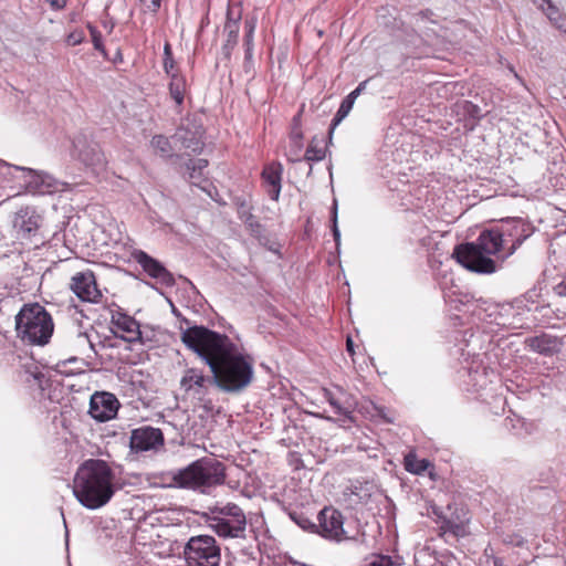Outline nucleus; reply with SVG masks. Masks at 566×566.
Masks as SVG:
<instances>
[{
	"label": "nucleus",
	"instance_id": "obj_31",
	"mask_svg": "<svg viewBox=\"0 0 566 566\" xmlns=\"http://www.w3.org/2000/svg\"><path fill=\"white\" fill-rule=\"evenodd\" d=\"M256 28V19L250 18L244 21V44L247 46V53H250L253 41V33Z\"/></svg>",
	"mask_w": 566,
	"mask_h": 566
},
{
	"label": "nucleus",
	"instance_id": "obj_36",
	"mask_svg": "<svg viewBox=\"0 0 566 566\" xmlns=\"http://www.w3.org/2000/svg\"><path fill=\"white\" fill-rule=\"evenodd\" d=\"M85 39L84 32L82 30H74L70 32L66 36V43L71 46H75L81 44Z\"/></svg>",
	"mask_w": 566,
	"mask_h": 566
},
{
	"label": "nucleus",
	"instance_id": "obj_18",
	"mask_svg": "<svg viewBox=\"0 0 566 566\" xmlns=\"http://www.w3.org/2000/svg\"><path fill=\"white\" fill-rule=\"evenodd\" d=\"M282 175L283 166L277 161L265 165L261 174L262 185L269 197L274 201H277L280 198Z\"/></svg>",
	"mask_w": 566,
	"mask_h": 566
},
{
	"label": "nucleus",
	"instance_id": "obj_16",
	"mask_svg": "<svg viewBox=\"0 0 566 566\" xmlns=\"http://www.w3.org/2000/svg\"><path fill=\"white\" fill-rule=\"evenodd\" d=\"M205 134L206 129L201 123L188 120L177 128L175 137L185 149L199 154L205 147Z\"/></svg>",
	"mask_w": 566,
	"mask_h": 566
},
{
	"label": "nucleus",
	"instance_id": "obj_28",
	"mask_svg": "<svg viewBox=\"0 0 566 566\" xmlns=\"http://www.w3.org/2000/svg\"><path fill=\"white\" fill-rule=\"evenodd\" d=\"M547 8L545 10L549 21L560 31L566 32V15L562 13L552 1H546Z\"/></svg>",
	"mask_w": 566,
	"mask_h": 566
},
{
	"label": "nucleus",
	"instance_id": "obj_12",
	"mask_svg": "<svg viewBox=\"0 0 566 566\" xmlns=\"http://www.w3.org/2000/svg\"><path fill=\"white\" fill-rule=\"evenodd\" d=\"M317 533L329 541L343 542L350 539L352 537L347 535V532L344 528V517L343 514L332 507H324L317 515Z\"/></svg>",
	"mask_w": 566,
	"mask_h": 566
},
{
	"label": "nucleus",
	"instance_id": "obj_47",
	"mask_svg": "<svg viewBox=\"0 0 566 566\" xmlns=\"http://www.w3.org/2000/svg\"><path fill=\"white\" fill-rule=\"evenodd\" d=\"M384 418H385V420H386L387 422H389V423H392V422H394V419H391V418H386V417H384Z\"/></svg>",
	"mask_w": 566,
	"mask_h": 566
},
{
	"label": "nucleus",
	"instance_id": "obj_15",
	"mask_svg": "<svg viewBox=\"0 0 566 566\" xmlns=\"http://www.w3.org/2000/svg\"><path fill=\"white\" fill-rule=\"evenodd\" d=\"M165 444L164 433L159 428L144 426L134 429L130 434V448L137 452L158 450Z\"/></svg>",
	"mask_w": 566,
	"mask_h": 566
},
{
	"label": "nucleus",
	"instance_id": "obj_44",
	"mask_svg": "<svg viewBox=\"0 0 566 566\" xmlns=\"http://www.w3.org/2000/svg\"><path fill=\"white\" fill-rule=\"evenodd\" d=\"M366 83H367L366 81L359 83V85L354 90L355 93L359 95L364 91Z\"/></svg>",
	"mask_w": 566,
	"mask_h": 566
},
{
	"label": "nucleus",
	"instance_id": "obj_43",
	"mask_svg": "<svg viewBox=\"0 0 566 566\" xmlns=\"http://www.w3.org/2000/svg\"><path fill=\"white\" fill-rule=\"evenodd\" d=\"M366 83H367L366 81L359 83V85L354 90L355 93L359 95L364 91Z\"/></svg>",
	"mask_w": 566,
	"mask_h": 566
},
{
	"label": "nucleus",
	"instance_id": "obj_39",
	"mask_svg": "<svg viewBox=\"0 0 566 566\" xmlns=\"http://www.w3.org/2000/svg\"><path fill=\"white\" fill-rule=\"evenodd\" d=\"M554 291L558 296L566 297V274L563 276V280L554 287Z\"/></svg>",
	"mask_w": 566,
	"mask_h": 566
},
{
	"label": "nucleus",
	"instance_id": "obj_3",
	"mask_svg": "<svg viewBox=\"0 0 566 566\" xmlns=\"http://www.w3.org/2000/svg\"><path fill=\"white\" fill-rule=\"evenodd\" d=\"M226 353L210 366V370L221 390L239 392L253 379V359L240 353L235 344Z\"/></svg>",
	"mask_w": 566,
	"mask_h": 566
},
{
	"label": "nucleus",
	"instance_id": "obj_7",
	"mask_svg": "<svg viewBox=\"0 0 566 566\" xmlns=\"http://www.w3.org/2000/svg\"><path fill=\"white\" fill-rule=\"evenodd\" d=\"M214 514L210 518L211 528L221 537H242L247 527V517L242 509L228 503L223 506H216Z\"/></svg>",
	"mask_w": 566,
	"mask_h": 566
},
{
	"label": "nucleus",
	"instance_id": "obj_22",
	"mask_svg": "<svg viewBox=\"0 0 566 566\" xmlns=\"http://www.w3.org/2000/svg\"><path fill=\"white\" fill-rule=\"evenodd\" d=\"M240 20H241L240 12L234 14V12L231 9L228 10L227 21L224 24V32L227 34V40L222 48L224 55L227 57L230 56L231 51L238 43L239 31H240Z\"/></svg>",
	"mask_w": 566,
	"mask_h": 566
},
{
	"label": "nucleus",
	"instance_id": "obj_5",
	"mask_svg": "<svg viewBox=\"0 0 566 566\" xmlns=\"http://www.w3.org/2000/svg\"><path fill=\"white\" fill-rule=\"evenodd\" d=\"M18 337L30 345H46L53 334L51 314L39 303L24 304L15 316Z\"/></svg>",
	"mask_w": 566,
	"mask_h": 566
},
{
	"label": "nucleus",
	"instance_id": "obj_29",
	"mask_svg": "<svg viewBox=\"0 0 566 566\" xmlns=\"http://www.w3.org/2000/svg\"><path fill=\"white\" fill-rule=\"evenodd\" d=\"M56 367L62 374L74 375L82 371L83 363L76 357H71L69 359L60 360L56 364Z\"/></svg>",
	"mask_w": 566,
	"mask_h": 566
},
{
	"label": "nucleus",
	"instance_id": "obj_4",
	"mask_svg": "<svg viewBox=\"0 0 566 566\" xmlns=\"http://www.w3.org/2000/svg\"><path fill=\"white\" fill-rule=\"evenodd\" d=\"M226 478V465L221 461L203 457L188 467L170 473L166 485L176 489L198 490L221 485Z\"/></svg>",
	"mask_w": 566,
	"mask_h": 566
},
{
	"label": "nucleus",
	"instance_id": "obj_40",
	"mask_svg": "<svg viewBox=\"0 0 566 566\" xmlns=\"http://www.w3.org/2000/svg\"><path fill=\"white\" fill-rule=\"evenodd\" d=\"M346 349L348 352V354L354 357L355 355V349H354V340L352 339V337H347L346 339Z\"/></svg>",
	"mask_w": 566,
	"mask_h": 566
},
{
	"label": "nucleus",
	"instance_id": "obj_11",
	"mask_svg": "<svg viewBox=\"0 0 566 566\" xmlns=\"http://www.w3.org/2000/svg\"><path fill=\"white\" fill-rule=\"evenodd\" d=\"M214 382L202 368L189 367L182 371L179 386L185 398L202 400Z\"/></svg>",
	"mask_w": 566,
	"mask_h": 566
},
{
	"label": "nucleus",
	"instance_id": "obj_27",
	"mask_svg": "<svg viewBox=\"0 0 566 566\" xmlns=\"http://www.w3.org/2000/svg\"><path fill=\"white\" fill-rule=\"evenodd\" d=\"M163 69L167 76L181 71L180 66L174 59L171 45L169 42H166L164 45Z\"/></svg>",
	"mask_w": 566,
	"mask_h": 566
},
{
	"label": "nucleus",
	"instance_id": "obj_49",
	"mask_svg": "<svg viewBox=\"0 0 566 566\" xmlns=\"http://www.w3.org/2000/svg\"><path fill=\"white\" fill-rule=\"evenodd\" d=\"M301 147H302V145H301V143L298 142V144H297V148H298V150L301 149Z\"/></svg>",
	"mask_w": 566,
	"mask_h": 566
},
{
	"label": "nucleus",
	"instance_id": "obj_1",
	"mask_svg": "<svg viewBox=\"0 0 566 566\" xmlns=\"http://www.w3.org/2000/svg\"><path fill=\"white\" fill-rule=\"evenodd\" d=\"M72 491L81 505L88 510L105 506L115 494V472L101 459L85 460L76 470Z\"/></svg>",
	"mask_w": 566,
	"mask_h": 566
},
{
	"label": "nucleus",
	"instance_id": "obj_8",
	"mask_svg": "<svg viewBox=\"0 0 566 566\" xmlns=\"http://www.w3.org/2000/svg\"><path fill=\"white\" fill-rule=\"evenodd\" d=\"M184 553L188 566H219L221 560L220 547L209 535L190 537Z\"/></svg>",
	"mask_w": 566,
	"mask_h": 566
},
{
	"label": "nucleus",
	"instance_id": "obj_42",
	"mask_svg": "<svg viewBox=\"0 0 566 566\" xmlns=\"http://www.w3.org/2000/svg\"><path fill=\"white\" fill-rule=\"evenodd\" d=\"M359 95L355 93V91L350 92L345 98L347 101H350L352 104L355 103L356 98L358 97Z\"/></svg>",
	"mask_w": 566,
	"mask_h": 566
},
{
	"label": "nucleus",
	"instance_id": "obj_20",
	"mask_svg": "<svg viewBox=\"0 0 566 566\" xmlns=\"http://www.w3.org/2000/svg\"><path fill=\"white\" fill-rule=\"evenodd\" d=\"M112 324L122 333L120 337L128 343H143L139 323L132 316L116 312L112 315Z\"/></svg>",
	"mask_w": 566,
	"mask_h": 566
},
{
	"label": "nucleus",
	"instance_id": "obj_13",
	"mask_svg": "<svg viewBox=\"0 0 566 566\" xmlns=\"http://www.w3.org/2000/svg\"><path fill=\"white\" fill-rule=\"evenodd\" d=\"M69 286L82 302L97 304L102 301L103 294L98 289L96 276L92 270L75 273L71 277Z\"/></svg>",
	"mask_w": 566,
	"mask_h": 566
},
{
	"label": "nucleus",
	"instance_id": "obj_21",
	"mask_svg": "<svg viewBox=\"0 0 566 566\" xmlns=\"http://www.w3.org/2000/svg\"><path fill=\"white\" fill-rule=\"evenodd\" d=\"M524 344L531 350L544 356H552L558 353L562 345L557 337L545 333L538 336L527 337Z\"/></svg>",
	"mask_w": 566,
	"mask_h": 566
},
{
	"label": "nucleus",
	"instance_id": "obj_41",
	"mask_svg": "<svg viewBox=\"0 0 566 566\" xmlns=\"http://www.w3.org/2000/svg\"><path fill=\"white\" fill-rule=\"evenodd\" d=\"M333 234H334L335 241H338L339 240V230H338L337 224H336V213L334 214Z\"/></svg>",
	"mask_w": 566,
	"mask_h": 566
},
{
	"label": "nucleus",
	"instance_id": "obj_23",
	"mask_svg": "<svg viewBox=\"0 0 566 566\" xmlns=\"http://www.w3.org/2000/svg\"><path fill=\"white\" fill-rule=\"evenodd\" d=\"M208 167V160L203 158H190L185 164V171L182 177L191 185L201 187V184L206 181L203 170Z\"/></svg>",
	"mask_w": 566,
	"mask_h": 566
},
{
	"label": "nucleus",
	"instance_id": "obj_24",
	"mask_svg": "<svg viewBox=\"0 0 566 566\" xmlns=\"http://www.w3.org/2000/svg\"><path fill=\"white\" fill-rule=\"evenodd\" d=\"M403 465L406 471L412 474H422L429 468H433V464L427 459H419L415 451H411L405 455Z\"/></svg>",
	"mask_w": 566,
	"mask_h": 566
},
{
	"label": "nucleus",
	"instance_id": "obj_35",
	"mask_svg": "<svg viewBox=\"0 0 566 566\" xmlns=\"http://www.w3.org/2000/svg\"><path fill=\"white\" fill-rule=\"evenodd\" d=\"M324 397L334 408V411L337 416H346L347 411L334 399L332 392L327 389H324Z\"/></svg>",
	"mask_w": 566,
	"mask_h": 566
},
{
	"label": "nucleus",
	"instance_id": "obj_33",
	"mask_svg": "<svg viewBox=\"0 0 566 566\" xmlns=\"http://www.w3.org/2000/svg\"><path fill=\"white\" fill-rule=\"evenodd\" d=\"M39 228L38 221L30 217L25 220H22L21 224L19 226V231L23 235H30L32 232L36 231Z\"/></svg>",
	"mask_w": 566,
	"mask_h": 566
},
{
	"label": "nucleus",
	"instance_id": "obj_25",
	"mask_svg": "<svg viewBox=\"0 0 566 566\" xmlns=\"http://www.w3.org/2000/svg\"><path fill=\"white\" fill-rule=\"evenodd\" d=\"M150 146L154 151L163 158H170L174 155V147L169 138L165 135L158 134L153 136Z\"/></svg>",
	"mask_w": 566,
	"mask_h": 566
},
{
	"label": "nucleus",
	"instance_id": "obj_19",
	"mask_svg": "<svg viewBox=\"0 0 566 566\" xmlns=\"http://www.w3.org/2000/svg\"><path fill=\"white\" fill-rule=\"evenodd\" d=\"M168 94L175 103V111L180 114L184 109V103L187 96L190 95V85L186 75L180 71L178 73L168 75Z\"/></svg>",
	"mask_w": 566,
	"mask_h": 566
},
{
	"label": "nucleus",
	"instance_id": "obj_30",
	"mask_svg": "<svg viewBox=\"0 0 566 566\" xmlns=\"http://www.w3.org/2000/svg\"><path fill=\"white\" fill-rule=\"evenodd\" d=\"M353 106H354V104H352L350 101H347L346 98H344L342 101L340 106H339L334 119L332 120V125H331V128L328 132L329 140H332L333 133H334V129L336 128V126L349 114Z\"/></svg>",
	"mask_w": 566,
	"mask_h": 566
},
{
	"label": "nucleus",
	"instance_id": "obj_14",
	"mask_svg": "<svg viewBox=\"0 0 566 566\" xmlns=\"http://www.w3.org/2000/svg\"><path fill=\"white\" fill-rule=\"evenodd\" d=\"M120 403L114 394L96 391L90 400L88 413L98 422H106L117 416Z\"/></svg>",
	"mask_w": 566,
	"mask_h": 566
},
{
	"label": "nucleus",
	"instance_id": "obj_17",
	"mask_svg": "<svg viewBox=\"0 0 566 566\" xmlns=\"http://www.w3.org/2000/svg\"><path fill=\"white\" fill-rule=\"evenodd\" d=\"M135 260L150 277L166 286L175 284L172 274L158 260L148 255L146 252L138 251L135 254Z\"/></svg>",
	"mask_w": 566,
	"mask_h": 566
},
{
	"label": "nucleus",
	"instance_id": "obj_10",
	"mask_svg": "<svg viewBox=\"0 0 566 566\" xmlns=\"http://www.w3.org/2000/svg\"><path fill=\"white\" fill-rule=\"evenodd\" d=\"M501 234L506 255H513L520 245L531 235L532 227L522 218L502 220L495 226Z\"/></svg>",
	"mask_w": 566,
	"mask_h": 566
},
{
	"label": "nucleus",
	"instance_id": "obj_34",
	"mask_svg": "<svg viewBox=\"0 0 566 566\" xmlns=\"http://www.w3.org/2000/svg\"><path fill=\"white\" fill-rule=\"evenodd\" d=\"M87 28L90 30V34H91L92 42H93L95 50H97L102 53H105V49H104L103 40H102V33L95 27H93L91 24H88Z\"/></svg>",
	"mask_w": 566,
	"mask_h": 566
},
{
	"label": "nucleus",
	"instance_id": "obj_32",
	"mask_svg": "<svg viewBox=\"0 0 566 566\" xmlns=\"http://www.w3.org/2000/svg\"><path fill=\"white\" fill-rule=\"evenodd\" d=\"M364 566H395L390 556L374 554L371 555Z\"/></svg>",
	"mask_w": 566,
	"mask_h": 566
},
{
	"label": "nucleus",
	"instance_id": "obj_46",
	"mask_svg": "<svg viewBox=\"0 0 566 566\" xmlns=\"http://www.w3.org/2000/svg\"><path fill=\"white\" fill-rule=\"evenodd\" d=\"M243 212H245V205L244 203L241 205V210H239V213H243Z\"/></svg>",
	"mask_w": 566,
	"mask_h": 566
},
{
	"label": "nucleus",
	"instance_id": "obj_6",
	"mask_svg": "<svg viewBox=\"0 0 566 566\" xmlns=\"http://www.w3.org/2000/svg\"><path fill=\"white\" fill-rule=\"evenodd\" d=\"M185 346L200 356L210 367L227 349L234 344L227 335L195 325L181 332Z\"/></svg>",
	"mask_w": 566,
	"mask_h": 566
},
{
	"label": "nucleus",
	"instance_id": "obj_38",
	"mask_svg": "<svg viewBox=\"0 0 566 566\" xmlns=\"http://www.w3.org/2000/svg\"><path fill=\"white\" fill-rule=\"evenodd\" d=\"M50 8L55 11H60L66 8L67 0H45Z\"/></svg>",
	"mask_w": 566,
	"mask_h": 566
},
{
	"label": "nucleus",
	"instance_id": "obj_37",
	"mask_svg": "<svg viewBox=\"0 0 566 566\" xmlns=\"http://www.w3.org/2000/svg\"><path fill=\"white\" fill-rule=\"evenodd\" d=\"M143 8L151 13H157L161 6V0H139Z\"/></svg>",
	"mask_w": 566,
	"mask_h": 566
},
{
	"label": "nucleus",
	"instance_id": "obj_45",
	"mask_svg": "<svg viewBox=\"0 0 566 566\" xmlns=\"http://www.w3.org/2000/svg\"><path fill=\"white\" fill-rule=\"evenodd\" d=\"M430 14H432V12H431V11H429V10H427V11H421V12L419 13V15H420L422 19H428Z\"/></svg>",
	"mask_w": 566,
	"mask_h": 566
},
{
	"label": "nucleus",
	"instance_id": "obj_26",
	"mask_svg": "<svg viewBox=\"0 0 566 566\" xmlns=\"http://www.w3.org/2000/svg\"><path fill=\"white\" fill-rule=\"evenodd\" d=\"M326 149L321 146V142L317 137H313L306 148L304 159L306 161H321L325 158Z\"/></svg>",
	"mask_w": 566,
	"mask_h": 566
},
{
	"label": "nucleus",
	"instance_id": "obj_2",
	"mask_svg": "<svg viewBox=\"0 0 566 566\" xmlns=\"http://www.w3.org/2000/svg\"><path fill=\"white\" fill-rule=\"evenodd\" d=\"M505 248L494 226L481 231L475 241L458 244L453 250V258L471 272L492 274L497 270V264L492 256L507 259L510 255L505 254Z\"/></svg>",
	"mask_w": 566,
	"mask_h": 566
},
{
	"label": "nucleus",
	"instance_id": "obj_48",
	"mask_svg": "<svg viewBox=\"0 0 566 566\" xmlns=\"http://www.w3.org/2000/svg\"><path fill=\"white\" fill-rule=\"evenodd\" d=\"M296 522L301 525V527H305V524H304V523H302V522H300V521H296Z\"/></svg>",
	"mask_w": 566,
	"mask_h": 566
},
{
	"label": "nucleus",
	"instance_id": "obj_9",
	"mask_svg": "<svg viewBox=\"0 0 566 566\" xmlns=\"http://www.w3.org/2000/svg\"><path fill=\"white\" fill-rule=\"evenodd\" d=\"M448 514L442 512L437 515V523L442 534H451L454 537H465L470 534L469 525L471 513L467 504L452 502L447 505Z\"/></svg>",
	"mask_w": 566,
	"mask_h": 566
}]
</instances>
